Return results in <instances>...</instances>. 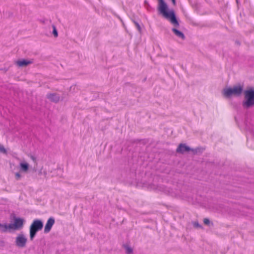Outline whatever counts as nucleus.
<instances>
[{
	"label": "nucleus",
	"instance_id": "nucleus-1",
	"mask_svg": "<svg viewBox=\"0 0 254 254\" xmlns=\"http://www.w3.org/2000/svg\"><path fill=\"white\" fill-rule=\"evenodd\" d=\"M158 10L163 16L168 20L175 27H179V23L177 19L174 10L168 11V6L164 0H158Z\"/></svg>",
	"mask_w": 254,
	"mask_h": 254
},
{
	"label": "nucleus",
	"instance_id": "nucleus-2",
	"mask_svg": "<svg viewBox=\"0 0 254 254\" xmlns=\"http://www.w3.org/2000/svg\"><path fill=\"white\" fill-rule=\"evenodd\" d=\"M244 95L242 106L245 109H249L254 105V88L245 90Z\"/></svg>",
	"mask_w": 254,
	"mask_h": 254
},
{
	"label": "nucleus",
	"instance_id": "nucleus-3",
	"mask_svg": "<svg viewBox=\"0 0 254 254\" xmlns=\"http://www.w3.org/2000/svg\"><path fill=\"white\" fill-rule=\"evenodd\" d=\"M243 91V87L241 86H235L233 88H224L223 90V95L226 98H230L232 95L239 96Z\"/></svg>",
	"mask_w": 254,
	"mask_h": 254
},
{
	"label": "nucleus",
	"instance_id": "nucleus-4",
	"mask_svg": "<svg viewBox=\"0 0 254 254\" xmlns=\"http://www.w3.org/2000/svg\"><path fill=\"white\" fill-rule=\"evenodd\" d=\"M43 227V223L41 220L39 219L34 220L30 227V238L31 240H33L36 233L41 230Z\"/></svg>",
	"mask_w": 254,
	"mask_h": 254
},
{
	"label": "nucleus",
	"instance_id": "nucleus-5",
	"mask_svg": "<svg viewBox=\"0 0 254 254\" xmlns=\"http://www.w3.org/2000/svg\"><path fill=\"white\" fill-rule=\"evenodd\" d=\"M24 220L21 218H15L14 219V223L9 224V230H19L23 227Z\"/></svg>",
	"mask_w": 254,
	"mask_h": 254
},
{
	"label": "nucleus",
	"instance_id": "nucleus-6",
	"mask_svg": "<svg viewBox=\"0 0 254 254\" xmlns=\"http://www.w3.org/2000/svg\"><path fill=\"white\" fill-rule=\"evenodd\" d=\"M27 239L23 234H19L15 238V244L19 248H24L26 246Z\"/></svg>",
	"mask_w": 254,
	"mask_h": 254
},
{
	"label": "nucleus",
	"instance_id": "nucleus-7",
	"mask_svg": "<svg viewBox=\"0 0 254 254\" xmlns=\"http://www.w3.org/2000/svg\"><path fill=\"white\" fill-rule=\"evenodd\" d=\"M55 223V220L53 218H50L47 223H46V224L45 226V228H44V232L45 233H48L50 231L52 226H53V225Z\"/></svg>",
	"mask_w": 254,
	"mask_h": 254
},
{
	"label": "nucleus",
	"instance_id": "nucleus-8",
	"mask_svg": "<svg viewBox=\"0 0 254 254\" xmlns=\"http://www.w3.org/2000/svg\"><path fill=\"white\" fill-rule=\"evenodd\" d=\"M191 150V149L187 146L185 144H180L177 149V152L184 153L185 152H188Z\"/></svg>",
	"mask_w": 254,
	"mask_h": 254
},
{
	"label": "nucleus",
	"instance_id": "nucleus-9",
	"mask_svg": "<svg viewBox=\"0 0 254 254\" xmlns=\"http://www.w3.org/2000/svg\"><path fill=\"white\" fill-rule=\"evenodd\" d=\"M33 63L32 60H27L22 59L21 60L17 61L15 63L16 64L20 67L25 66L28 64H30Z\"/></svg>",
	"mask_w": 254,
	"mask_h": 254
},
{
	"label": "nucleus",
	"instance_id": "nucleus-10",
	"mask_svg": "<svg viewBox=\"0 0 254 254\" xmlns=\"http://www.w3.org/2000/svg\"><path fill=\"white\" fill-rule=\"evenodd\" d=\"M173 33L175 34L176 36H177L178 37L181 38L183 40H184L185 39V36L183 32L181 31L178 30L175 28H173L172 29Z\"/></svg>",
	"mask_w": 254,
	"mask_h": 254
},
{
	"label": "nucleus",
	"instance_id": "nucleus-11",
	"mask_svg": "<svg viewBox=\"0 0 254 254\" xmlns=\"http://www.w3.org/2000/svg\"><path fill=\"white\" fill-rule=\"evenodd\" d=\"M20 170L24 172H27L29 169V164L25 162H21L19 164Z\"/></svg>",
	"mask_w": 254,
	"mask_h": 254
},
{
	"label": "nucleus",
	"instance_id": "nucleus-12",
	"mask_svg": "<svg viewBox=\"0 0 254 254\" xmlns=\"http://www.w3.org/2000/svg\"><path fill=\"white\" fill-rule=\"evenodd\" d=\"M48 99L51 101L57 102L59 100V96L55 94H51L48 95Z\"/></svg>",
	"mask_w": 254,
	"mask_h": 254
},
{
	"label": "nucleus",
	"instance_id": "nucleus-13",
	"mask_svg": "<svg viewBox=\"0 0 254 254\" xmlns=\"http://www.w3.org/2000/svg\"><path fill=\"white\" fill-rule=\"evenodd\" d=\"M124 247L126 249V253L127 254H130L132 253L133 250L132 248H131L129 246H128L127 245H124Z\"/></svg>",
	"mask_w": 254,
	"mask_h": 254
},
{
	"label": "nucleus",
	"instance_id": "nucleus-14",
	"mask_svg": "<svg viewBox=\"0 0 254 254\" xmlns=\"http://www.w3.org/2000/svg\"><path fill=\"white\" fill-rule=\"evenodd\" d=\"M131 20H132V22L134 23V24H135V25L138 31L140 33L141 31V27H140V25L139 24L138 22L137 21H135L133 19H131Z\"/></svg>",
	"mask_w": 254,
	"mask_h": 254
},
{
	"label": "nucleus",
	"instance_id": "nucleus-15",
	"mask_svg": "<svg viewBox=\"0 0 254 254\" xmlns=\"http://www.w3.org/2000/svg\"><path fill=\"white\" fill-rule=\"evenodd\" d=\"M9 229V225L7 224H2V226L0 227V230L2 232H5Z\"/></svg>",
	"mask_w": 254,
	"mask_h": 254
},
{
	"label": "nucleus",
	"instance_id": "nucleus-16",
	"mask_svg": "<svg viewBox=\"0 0 254 254\" xmlns=\"http://www.w3.org/2000/svg\"><path fill=\"white\" fill-rule=\"evenodd\" d=\"M0 152L2 153L3 154H6L7 151L3 146L0 144Z\"/></svg>",
	"mask_w": 254,
	"mask_h": 254
},
{
	"label": "nucleus",
	"instance_id": "nucleus-17",
	"mask_svg": "<svg viewBox=\"0 0 254 254\" xmlns=\"http://www.w3.org/2000/svg\"><path fill=\"white\" fill-rule=\"evenodd\" d=\"M193 225L195 228H201V226L199 224L197 221L193 222Z\"/></svg>",
	"mask_w": 254,
	"mask_h": 254
},
{
	"label": "nucleus",
	"instance_id": "nucleus-18",
	"mask_svg": "<svg viewBox=\"0 0 254 254\" xmlns=\"http://www.w3.org/2000/svg\"><path fill=\"white\" fill-rule=\"evenodd\" d=\"M53 34H54V36L55 37H56L58 36V32H57L55 26H53Z\"/></svg>",
	"mask_w": 254,
	"mask_h": 254
},
{
	"label": "nucleus",
	"instance_id": "nucleus-19",
	"mask_svg": "<svg viewBox=\"0 0 254 254\" xmlns=\"http://www.w3.org/2000/svg\"><path fill=\"white\" fill-rule=\"evenodd\" d=\"M15 178L17 180H18L20 179L21 176L19 173H16L15 174Z\"/></svg>",
	"mask_w": 254,
	"mask_h": 254
},
{
	"label": "nucleus",
	"instance_id": "nucleus-20",
	"mask_svg": "<svg viewBox=\"0 0 254 254\" xmlns=\"http://www.w3.org/2000/svg\"><path fill=\"white\" fill-rule=\"evenodd\" d=\"M203 222L206 225H208L210 223V221L208 218H204L203 220Z\"/></svg>",
	"mask_w": 254,
	"mask_h": 254
},
{
	"label": "nucleus",
	"instance_id": "nucleus-21",
	"mask_svg": "<svg viewBox=\"0 0 254 254\" xmlns=\"http://www.w3.org/2000/svg\"><path fill=\"white\" fill-rule=\"evenodd\" d=\"M173 4L175 5H176V0H172Z\"/></svg>",
	"mask_w": 254,
	"mask_h": 254
},
{
	"label": "nucleus",
	"instance_id": "nucleus-22",
	"mask_svg": "<svg viewBox=\"0 0 254 254\" xmlns=\"http://www.w3.org/2000/svg\"><path fill=\"white\" fill-rule=\"evenodd\" d=\"M31 158L33 160H35V158L33 156L31 157Z\"/></svg>",
	"mask_w": 254,
	"mask_h": 254
}]
</instances>
